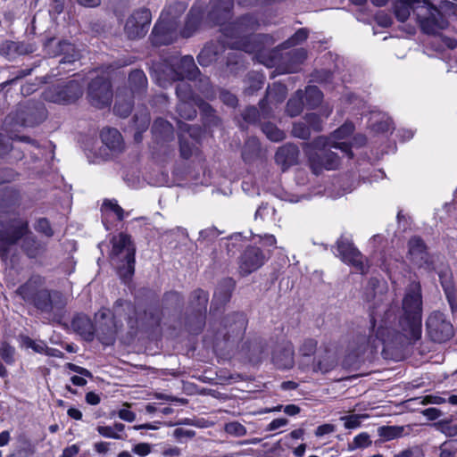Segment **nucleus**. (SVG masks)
Masks as SVG:
<instances>
[{
  "mask_svg": "<svg viewBox=\"0 0 457 457\" xmlns=\"http://www.w3.org/2000/svg\"><path fill=\"white\" fill-rule=\"evenodd\" d=\"M21 242V249L29 259L42 257L47 249L46 243L39 240L30 230L29 220L19 213L0 220V258L7 264L12 262L11 251Z\"/></svg>",
  "mask_w": 457,
  "mask_h": 457,
  "instance_id": "obj_2",
  "label": "nucleus"
},
{
  "mask_svg": "<svg viewBox=\"0 0 457 457\" xmlns=\"http://www.w3.org/2000/svg\"><path fill=\"white\" fill-rule=\"evenodd\" d=\"M307 58L304 48H296L283 54L279 59L277 70L279 73H294L299 71L300 65Z\"/></svg>",
  "mask_w": 457,
  "mask_h": 457,
  "instance_id": "obj_23",
  "label": "nucleus"
},
{
  "mask_svg": "<svg viewBox=\"0 0 457 457\" xmlns=\"http://www.w3.org/2000/svg\"><path fill=\"white\" fill-rule=\"evenodd\" d=\"M132 96H130L128 99L122 96L120 91H118L116 94V101L113 107L114 112L120 117L126 118L128 117L133 108V100Z\"/></svg>",
  "mask_w": 457,
  "mask_h": 457,
  "instance_id": "obj_43",
  "label": "nucleus"
},
{
  "mask_svg": "<svg viewBox=\"0 0 457 457\" xmlns=\"http://www.w3.org/2000/svg\"><path fill=\"white\" fill-rule=\"evenodd\" d=\"M103 144L113 153H120L124 149L121 134L116 129L104 128L100 134Z\"/></svg>",
  "mask_w": 457,
  "mask_h": 457,
  "instance_id": "obj_33",
  "label": "nucleus"
},
{
  "mask_svg": "<svg viewBox=\"0 0 457 457\" xmlns=\"http://www.w3.org/2000/svg\"><path fill=\"white\" fill-rule=\"evenodd\" d=\"M204 16V11L200 7L193 6L187 14L186 24L181 31L183 37H191L199 28Z\"/></svg>",
  "mask_w": 457,
  "mask_h": 457,
  "instance_id": "obj_35",
  "label": "nucleus"
},
{
  "mask_svg": "<svg viewBox=\"0 0 457 457\" xmlns=\"http://www.w3.org/2000/svg\"><path fill=\"white\" fill-rule=\"evenodd\" d=\"M421 30L428 35H436L448 27V21L428 0L416 2L413 9Z\"/></svg>",
  "mask_w": 457,
  "mask_h": 457,
  "instance_id": "obj_10",
  "label": "nucleus"
},
{
  "mask_svg": "<svg viewBox=\"0 0 457 457\" xmlns=\"http://www.w3.org/2000/svg\"><path fill=\"white\" fill-rule=\"evenodd\" d=\"M331 112V109H328L321 115L316 112H308L305 113L302 120L306 122L312 133H320L323 130L324 120L330 115Z\"/></svg>",
  "mask_w": 457,
  "mask_h": 457,
  "instance_id": "obj_38",
  "label": "nucleus"
},
{
  "mask_svg": "<svg viewBox=\"0 0 457 457\" xmlns=\"http://www.w3.org/2000/svg\"><path fill=\"white\" fill-rule=\"evenodd\" d=\"M225 431L235 436H243L246 435V428L237 421L229 422L225 425Z\"/></svg>",
  "mask_w": 457,
  "mask_h": 457,
  "instance_id": "obj_59",
  "label": "nucleus"
},
{
  "mask_svg": "<svg viewBox=\"0 0 457 457\" xmlns=\"http://www.w3.org/2000/svg\"><path fill=\"white\" fill-rule=\"evenodd\" d=\"M137 308L129 301L118 299L112 306V317L107 319V313H99L101 320H98L95 333L99 341L105 345H111L115 342L116 336L123 328V320L127 322L131 330L137 329L138 320L136 317Z\"/></svg>",
  "mask_w": 457,
  "mask_h": 457,
  "instance_id": "obj_5",
  "label": "nucleus"
},
{
  "mask_svg": "<svg viewBox=\"0 0 457 457\" xmlns=\"http://www.w3.org/2000/svg\"><path fill=\"white\" fill-rule=\"evenodd\" d=\"M112 90L110 80L105 77H96L88 84L87 98L89 103L102 109L111 104L112 100Z\"/></svg>",
  "mask_w": 457,
  "mask_h": 457,
  "instance_id": "obj_15",
  "label": "nucleus"
},
{
  "mask_svg": "<svg viewBox=\"0 0 457 457\" xmlns=\"http://www.w3.org/2000/svg\"><path fill=\"white\" fill-rule=\"evenodd\" d=\"M220 99L221 100L222 103L230 107H235L237 104V96L231 92L225 89L220 90Z\"/></svg>",
  "mask_w": 457,
  "mask_h": 457,
  "instance_id": "obj_62",
  "label": "nucleus"
},
{
  "mask_svg": "<svg viewBox=\"0 0 457 457\" xmlns=\"http://www.w3.org/2000/svg\"><path fill=\"white\" fill-rule=\"evenodd\" d=\"M128 85L132 97L141 98L147 91V78L142 70H133L128 77Z\"/></svg>",
  "mask_w": 457,
  "mask_h": 457,
  "instance_id": "obj_29",
  "label": "nucleus"
},
{
  "mask_svg": "<svg viewBox=\"0 0 457 457\" xmlns=\"http://www.w3.org/2000/svg\"><path fill=\"white\" fill-rule=\"evenodd\" d=\"M177 125L180 133H188L193 139L199 138L202 134V129L199 126L189 125L180 120L177 121Z\"/></svg>",
  "mask_w": 457,
  "mask_h": 457,
  "instance_id": "obj_54",
  "label": "nucleus"
},
{
  "mask_svg": "<svg viewBox=\"0 0 457 457\" xmlns=\"http://www.w3.org/2000/svg\"><path fill=\"white\" fill-rule=\"evenodd\" d=\"M419 1L420 0H395L394 10L397 20L401 22L407 21L411 15V12H413L416 2Z\"/></svg>",
  "mask_w": 457,
  "mask_h": 457,
  "instance_id": "obj_40",
  "label": "nucleus"
},
{
  "mask_svg": "<svg viewBox=\"0 0 457 457\" xmlns=\"http://www.w3.org/2000/svg\"><path fill=\"white\" fill-rule=\"evenodd\" d=\"M234 5V0H210L209 19L216 24L225 21Z\"/></svg>",
  "mask_w": 457,
  "mask_h": 457,
  "instance_id": "obj_28",
  "label": "nucleus"
},
{
  "mask_svg": "<svg viewBox=\"0 0 457 457\" xmlns=\"http://www.w3.org/2000/svg\"><path fill=\"white\" fill-rule=\"evenodd\" d=\"M375 334L357 336L352 352L357 360L367 351H375L379 344L387 348H399L413 344L422 333V295L420 283L411 282L405 288L402 306H390L383 315L373 311L370 314V328Z\"/></svg>",
  "mask_w": 457,
  "mask_h": 457,
  "instance_id": "obj_1",
  "label": "nucleus"
},
{
  "mask_svg": "<svg viewBox=\"0 0 457 457\" xmlns=\"http://www.w3.org/2000/svg\"><path fill=\"white\" fill-rule=\"evenodd\" d=\"M245 93L251 96L262 87L263 77L255 72H249L245 78Z\"/></svg>",
  "mask_w": 457,
  "mask_h": 457,
  "instance_id": "obj_46",
  "label": "nucleus"
},
{
  "mask_svg": "<svg viewBox=\"0 0 457 457\" xmlns=\"http://www.w3.org/2000/svg\"><path fill=\"white\" fill-rule=\"evenodd\" d=\"M404 428L402 426H382L378 428L379 436L389 441L403 436Z\"/></svg>",
  "mask_w": 457,
  "mask_h": 457,
  "instance_id": "obj_49",
  "label": "nucleus"
},
{
  "mask_svg": "<svg viewBox=\"0 0 457 457\" xmlns=\"http://www.w3.org/2000/svg\"><path fill=\"white\" fill-rule=\"evenodd\" d=\"M427 333L429 338L435 343H445L454 336V328L447 317L435 311L429 314L426 320Z\"/></svg>",
  "mask_w": 457,
  "mask_h": 457,
  "instance_id": "obj_13",
  "label": "nucleus"
},
{
  "mask_svg": "<svg viewBox=\"0 0 457 457\" xmlns=\"http://www.w3.org/2000/svg\"><path fill=\"white\" fill-rule=\"evenodd\" d=\"M261 129L270 141L280 142L286 138L285 132L271 122L262 123Z\"/></svg>",
  "mask_w": 457,
  "mask_h": 457,
  "instance_id": "obj_48",
  "label": "nucleus"
},
{
  "mask_svg": "<svg viewBox=\"0 0 457 457\" xmlns=\"http://www.w3.org/2000/svg\"><path fill=\"white\" fill-rule=\"evenodd\" d=\"M83 95V86L78 80L71 79L47 87L42 92V98L57 104H71Z\"/></svg>",
  "mask_w": 457,
  "mask_h": 457,
  "instance_id": "obj_11",
  "label": "nucleus"
},
{
  "mask_svg": "<svg viewBox=\"0 0 457 457\" xmlns=\"http://www.w3.org/2000/svg\"><path fill=\"white\" fill-rule=\"evenodd\" d=\"M196 105L200 109L204 125L209 129L220 125V119L215 110L204 100H196Z\"/></svg>",
  "mask_w": 457,
  "mask_h": 457,
  "instance_id": "obj_36",
  "label": "nucleus"
},
{
  "mask_svg": "<svg viewBox=\"0 0 457 457\" xmlns=\"http://www.w3.org/2000/svg\"><path fill=\"white\" fill-rule=\"evenodd\" d=\"M320 149L312 154L310 162L313 171L318 174L322 169L336 170L339 166V157L337 153L331 150L332 147Z\"/></svg>",
  "mask_w": 457,
  "mask_h": 457,
  "instance_id": "obj_21",
  "label": "nucleus"
},
{
  "mask_svg": "<svg viewBox=\"0 0 457 457\" xmlns=\"http://www.w3.org/2000/svg\"><path fill=\"white\" fill-rule=\"evenodd\" d=\"M152 133L157 144H164L174 138L172 124L162 118H158L154 120L152 126Z\"/></svg>",
  "mask_w": 457,
  "mask_h": 457,
  "instance_id": "obj_31",
  "label": "nucleus"
},
{
  "mask_svg": "<svg viewBox=\"0 0 457 457\" xmlns=\"http://www.w3.org/2000/svg\"><path fill=\"white\" fill-rule=\"evenodd\" d=\"M259 28L258 18L254 14L247 13L226 26L223 31L225 36L235 39L231 43L232 48L252 54L261 51L264 45L271 40L269 35L255 34Z\"/></svg>",
  "mask_w": 457,
  "mask_h": 457,
  "instance_id": "obj_4",
  "label": "nucleus"
},
{
  "mask_svg": "<svg viewBox=\"0 0 457 457\" xmlns=\"http://www.w3.org/2000/svg\"><path fill=\"white\" fill-rule=\"evenodd\" d=\"M133 121L136 129L146 130L150 124V115L147 110L145 109L136 113Z\"/></svg>",
  "mask_w": 457,
  "mask_h": 457,
  "instance_id": "obj_53",
  "label": "nucleus"
},
{
  "mask_svg": "<svg viewBox=\"0 0 457 457\" xmlns=\"http://www.w3.org/2000/svg\"><path fill=\"white\" fill-rule=\"evenodd\" d=\"M434 425L447 436H457V425H452L447 420H440Z\"/></svg>",
  "mask_w": 457,
  "mask_h": 457,
  "instance_id": "obj_58",
  "label": "nucleus"
},
{
  "mask_svg": "<svg viewBox=\"0 0 457 457\" xmlns=\"http://www.w3.org/2000/svg\"><path fill=\"white\" fill-rule=\"evenodd\" d=\"M287 94L286 86L280 83H274L269 87L266 92L267 106L277 105L284 101Z\"/></svg>",
  "mask_w": 457,
  "mask_h": 457,
  "instance_id": "obj_39",
  "label": "nucleus"
},
{
  "mask_svg": "<svg viewBox=\"0 0 457 457\" xmlns=\"http://www.w3.org/2000/svg\"><path fill=\"white\" fill-rule=\"evenodd\" d=\"M16 350L6 341L0 343V357L7 365H12L16 359Z\"/></svg>",
  "mask_w": 457,
  "mask_h": 457,
  "instance_id": "obj_50",
  "label": "nucleus"
},
{
  "mask_svg": "<svg viewBox=\"0 0 457 457\" xmlns=\"http://www.w3.org/2000/svg\"><path fill=\"white\" fill-rule=\"evenodd\" d=\"M151 20L150 10L140 8L134 11L126 21L124 26L125 34L132 40L144 37L148 32Z\"/></svg>",
  "mask_w": 457,
  "mask_h": 457,
  "instance_id": "obj_17",
  "label": "nucleus"
},
{
  "mask_svg": "<svg viewBox=\"0 0 457 457\" xmlns=\"http://www.w3.org/2000/svg\"><path fill=\"white\" fill-rule=\"evenodd\" d=\"M261 145L257 137H249L243 147L242 158L245 162H251L259 157Z\"/></svg>",
  "mask_w": 457,
  "mask_h": 457,
  "instance_id": "obj_41",
  "label": "nucleus"
},
{
  "mask_svg": "<svg viewBox=\"0 0 457 457\" xmlns=\"http://www.w3.org/2000/svg\"><path fill=\"white\" fill-rule=\"evenodd\" d=\"M294 345L291 342L286 341L278 345L272 353V361L277 368L288 370L294 366L295 360Z\"/></svg>",
  "mask_w": 457,
  "mask_h": 457,
  "instance_id": "obj_25",
  "label": "nucleus"
},
{
  "mask_svg": "<svg viewBox=\"0 0 457 457\" xmlns=\"http://www.w3.org/2000/svg\"><path fill=\"white\" fill-rule=\"evenodd\" d=\"M176 96L179 101H194L195 104H196V100H203L194 93L191 85L184 79H180V82L177 84Z\"/></svg>",
  "mask_w": 457,
  "mask_h": 457,
  "instance_id": "obj_44",
  "label": "nucleus"
},
{
  "mask_svg": "<svg viewBox=\"0 0 457 457\" xmlns=\"http://www.w3.org/2000/svg\"><path fill=\"white\" fill-rule=\"evenodd\" d=\"M112 259L119 260L121 263L118 266V273L124 280H129L135 272L136 247L131 237L125 233H120L111 240Z\"/></svg>",
  "mask_w": 457,
  "mask_h": 457,
  "instance_id": "obj_8",
  "label": "nucleus"
},
{
  "mask_svg": "<svg viewBox=\"0 0 457 457\" xmlns=\"http://www.w3.org/2000/svg\"><path fill=\"white\" fill-rule=\"evenodd\" d=\"M409 253L411 261L420 268L427 270H434L433 262L428 255L422 239L414 237L409 241Z\"/></svg>",
  "mask_w": 457,
  "mask_h": 457,
  "instance_id": "obj_24",
  "label": "nucleus"
},
{
  "mask_svg": "<svg viewBox=\"0 0 457 457\" xmlns=\"http://www.w3.org/2000/svg\"><path fill=\"white\" fill-rule=\"evenodd\" d=\"M303 98L304 104L310 109H314L322 102L323 94L316 86H308L303 92Z\"/></svg>",
  "mask_w": 457,
  "mask_h": 457,
  "instance_id": "obj_45",
  "label": "nucleus"
},
{
  "mask_svg": "<svg viewBox=\"0 0 457 457\" xmlns=\"http://www.w3.org/2000/svg\"><path fill=\"white\" fill-rule=\"evenodd\" d=\"M266 257L261 248L248 246L239 257L238 270L242 276H247L257 270L265 262Z\"/></svg>",
  "mask_w": 457,
  "mask_h": 457,
  "instance_id": "obj_20",
  "label": "nucleus"
},
{
  "mask_svg": "<svg viewBox=\"0 0 457 457\" xmlns=\"http://www.w3.org/2000/svg\"><path fill=\"white\" fill-rule=\"evenodd\" d=\"M186 10L183 3H175L165 8L161 14V21L155 24L150 36L151 42L155 46L173 43L177 38L176 19Z\"/></svg>",
  "mask_w": 457,
  "mask_h": 457,
  "instance_id": "obj_7",
  "label": "nucleus"
},
{
  "mask_svg": "<svg viewBox=\"0 0 457 457\" xmlns=\"http://www.w3.org/2000/svg\"><path fill=\"white\" fill-rule=\"evenodd\" d=\"M195 106L197 105L194 104V101H179L176 111L180 118L192 120L197 114Z\"/></svg>",
  "mask_w": 457,
  "mask_h": 457,
  "instance_id": "obj_47",
  "label": "nucleus"
},
{
  "mask_svg": "<svg viewBox=\"0 0 457 457\" xmlns=\"http://www.w3.org/2000/svg\"><path fill=\"white\" fill-rule=\"evenodd\" d=\"M138 320V328H151L158 327L162 320V311L158 306H149L142 314L137 311L135 316Z\"/></svg>",
  "mask_w": 457,
  "mask_h": 457,
  "instance_id": "obj_34",
  "label": "nucleus"
},
{
  "mask_svg": "<svg viewBox=\"0 0 457 457\" xmlns=\"http://www.w3.org/2000/svg\"><path fill=\"white\" fill-rule=\"evenodd\" d=\"M303 91L299 89L287 103L286 112L290 117L298 116L303 110Z\"/></svg>",
  "mask_w": 457,
  "mask_h": 457,
  "instance_id": "obj_42",
  "label": "nucleus"
},
{
  "mask_svg": "<svg viewBox=\"0 0 457 457\" xmlns=\"http://www.w3.org/2000/svg\"><path fill=\"white\" fill-rule=\"evenodd\" d=\"M44 284L42 277L32 276L15 293L49 321L60 324L67 315L69 296L60 290L45 287Z\"/></svg>",
  "mask_w": 457,
  "mask_h": 457,
  "instance_id": "obj_3",
  "label": "nucleus"
},
{
  "mask_svg": "<svg viewBox=\"0 0 457 457\" xmlns=\"http://www.w3.org/2000/svg\"><path fill=\"white\" fill-rule=\"evenodd\" d=\"M208 301V293L201 288L191 294L189 308L192 313L187 318V326L193 334H199L205 325Z\"/></svg>",
  "mask_w": 457,
  "mask_h": 457,
  "instance_id": "obj_12",
  "label": "nucleus"
},
{
  "mask_svg": "<svg viewBox=\"0 0 457 457\" xmlns=\"http://www.w3.org/2000/svg\"><path fill=\"white\" fill-rule=\"evenodd\" d=\"M97 432L104 436L114 439H121L123 438L120 434L114 432L113 427L111 426H98L96 428Z\"/></svg>",
  "mask_w": 457,
  "mask_h": 457,
  "instance_id": "obj_64",
  "label": "nucleus"
},
{
  "mask_svg": "<svg viewBox=\"0 0 457 457\" xmlns=\"http://www.w3.org/2000/svg\"><path fill=\"white\" fill-rule=\"evenodd\" d=\"M247 319L242 312H232L223 320V337L226 342L240 341L245 332Z\"/></svg>",
  "mask_w": 457,
  "mask_h": 457,
  "instance_id": "obj_18",
  "label": "nucleus"
},
{
  "mask_svg": "<svg viewBox=\"0 0 457 457\" xmlns=\"http://www.w3.org/2000/svg\"><path fill=\"white\" fill-rule=\"evenodd\" d=\"M33 51V46L25 42L6 39L0 43V55L8 61H13L18 56L31 54Z\"/></svg>",
  "mask_w": 457,
  "mask_h": 457,
  "instance_id": "obj_26",
  "label": "nucleus"
},
{
  "mask_svg": "<svg viewBox=\"0 0 457 457\" xmlns=\"http://www.w3.org/2000/svg\"><path fill=\"white\" fill-rule=\"evenodd\" d=\"M103 208L109 209L113 212L119 220L124 219V211L114 200H105L103 204Z\"/></svg>",
  "mask_w": 457,
  "mask_h": 457,
  "instance_id": "obj_61",
  "label": "nucleus"
},
{
  "mask_svg": "<svg viewBox=\"0 0 457 457\" xmlns=\"http://www.w3.org/2000/svg\"><path fill=\"white\" fill-rule=\"evenodd\" d=\"M44 47L50 57L62 56L60 65L72 64L81 57L79 50L67 40L56 41L54 37H49L44 43Z\"/></svg>",
  "mask_w": 457,
  "mask_h": 457,
  "instance_id": "obj_16",
  "label": "nucleus"
},
{
  "mask_svg": "<svg viewBox=\"0 0 457 457\" xmlns=\"http://www.w3.org/2000/svg\"><path fill=\"white\" fill-rule=\"evenodd\" d=\"M371 445L369 434L363 432L356 436L350 449L363 448Z\"/></svg>",
  "mask_w": 457,
  "mask_h": 457,
  "instance_id": "obj_60",
  "label": "nucleus"
},
{
  "mask_svg": "<svg viewBox=\"0 0 457 457\" xmlns=\"http://www.w3.org/2000/svg\"><path fill=\"white\" fill-rule=\"evenodd\" d=\"M179 137L180 156L184 159H189L193 155L195 145L184 138L182 135H179Z\"/></svg>",
  "mask_w": 457,
  "mask_h": 457,
  "instance_id": "obj_57",
  "label": "nucleus"
},
{
  "mask_svg": "<svg viewBox=\"0 0 457 457\" xmlns=\"http://www.w3.org/2000/svg\"><path fill=\"white\" fill-rule=\"evenodd\" d=\"M439 450V457H456L457 455V448L448 442L443 443L440 445Z\"/></svg>",
  "mask_w": 457,
  "mask_h": 457,
  "instance_id": "obj_63",
  "label": "nucleus"
},
{
  "mask_svg": "<svg viewBox=\"0 0 457 457\" xmlns=\"http://www.w3.org/2000/svg\"><path fill=\"white\" fill-rule=\"evenodd\" d=\"M353 130V124L351 122H345L340 128L335 130L330 136V137L328 138L325 137H318L313 140L312 145L315 147L330 146L335 149H339L345 155L348 156L349 158H353V154L351 149L352 145L345 141L337 142L336 140L345 139L350 135H352Z\"/></svg>",
  "mask_w": 457,
  "mask_h": 457,
  "instance_id": "obj_14",
  "label": "nucleus"
},
{
  "mask_svg": "<svg viewBox=\"0 0 457 457\" xmlns=\"http://www.w3.org/2000/svg\"><path fill=\"white\" fill-rule=\"evenodd\" d=\"M337 244L338 254L345 262L352 264L361 274L368 272L369 266L365 263L362 254L353 246L352 242L341 237Z\"/></svg>",
  "mask_w": 457,
  "mask_h": 457,
  "instance_id": "obj_19",
  "label": "nucleus"
},
{
  "mask_svg": "<svg viewBox=\"0 0 457 457\" xmlns=\"http://www.w3.org/2000/svg\"><path fill=\"white\" fill-rule=\"evenodd\" d=\"M199 73V69L195 63L194 58L186 55L180 58L179 62L169 68L168 76L173 81L184 79L185 78L193 80Z\"/></svg>",
  "mask_w": 457,
  "mask_h": 457,
  "instance_id": "obj_22",
  "label": "nucleus"
},
{
  "mask_svg": "<svg viewBox=\"0 0 457 457\" xmlns=\"http://www.w3.org/2000/svg\"><path fill=\"white\" fill-rule=\"evenodd\" d=\"M299 149L294 144H286L280 146L275 154L276 162L282 166L283 170L289 166L297 163L299 157Z\"/></svg>",
  "mask_w": 457,
  "mask_h": 457,
  "instance_id": "obj_30",
  "label": "nucleus"
},
{
  "mask_svg": "<svg viewBox=\"0 0 457 457\" xmlns=\"http://www.w3.org/2000/svg\"><path fill=\"white\" fill-rule=\"evenodd\" d=\"M34 228L39 234L46 237H52L54 234L50 221L46 218H39L37 220Z\"/></svg>",
  "mask_w": 457,
  "mask_h": 457,
  "instance_id": "obj_55",
  "label": "nucleus"
},
{
  "mask_svg": "<svg viewBox=\"0 0 457 457\" xmlns=\"http://www.w3.org/2000/svg\"><path fill=\"white\" fill-rule=\"evenodd\" d=\"M260 110L255 106H248L242 112V118L247 124L255 125L261 122L262 120H266L273 117L272 106H267V99H262L259 102Z\"/></svg>",
  "mask_w": 457,
  "mask_h": 457,
  "instance_id": "obj_27",
  "label": "nucleus"
},
{
  "mask_svg": "<svg viewBox=\"0 0 457 457\" xmlns=\"http://www.w3.org/2000/svg\"><path fill=\"white\" fill-rule=\"evenodd\" d=\"M48 117V111L42 101L29 99L20 103L7 119L24 128H35Z\"/></svg>",
  "mask_w": 457,
  "mask_h": 457,
  "instance_id": "obj_9",
  "label": "nucleus"
},
{
  "mask_svg": "<svg viewBox=\"0 0 457 457\" xmlns=\"http://www.w3.org/2000/svg\"><path fill=\"white\" fill-rule=\"evenodd\" d=\"M308 37V29L302 28L299 29L291 37H289L287 41H285L282 45V48H288L298 44L303 43Z\"/></svg>",
  "mask_w": 457,
  "mask_h": 457,
  "instance_id": "obj_52",
  "label": "nucleus"
},
{
  "mask_svg": "<svg viewBox=\"0 0 457 457\" xmlns=\"http://www.w3.org/2000/svg\"><path fill=\"white\" fill-rule=\"evenodd\" d=\"M231 281L225 280L216 288L211 303V309L217 310L220 306L226 304L231 297Z\"/></svg>",
  "mask_w": 457,
  "mask_h": 457,
  "instance_id": "obj_37",
  "label": "nucleus"
},
{
  "mask_svg": "<svg viewBox=\"0 0 457 457\" xmlns=\"http://www.w3.org/2000/svg\"><path fill=\"white\" fill-rule=\"evenodd\" d=\"M337 360L327 348L318 349L313 338L304 339L298 348V368L304 372L326 374L336 368Z\"/></svg>",
  "mask_w": 457,
  "mask_h": 457,
  "instance_id": "obj_6",
  "label": "nucleus"
},
{
  "mask_svg": "<svg viewBox=\"0 0 457 457\" xmlns=\"http://www.w3.org/2000/svg\"><path fill=\"white\" fill-rule=\"evenodd\" d=\"M13 145L10 136L0 133V160H4L12 153Z\"/></svg>",
  "mask_w": 457,
  "mask_h": 457,
  "instance_id": "obj_56",
  "label": "nucleus"
},
{
  "mask_svg": "<svg viewBox=\"0 0 457 457\" xmlns=\"http://www.w3.org/2000/svg\"><path fill=\"white\" fill-rule=\"evenodd\" d=\"M71 328L86 341H93L95 336V327L92 320L87 315H76L71 320Z\"/></svg>",
  "mask_w": 457,
  "mask_h": 457,
  "instance_id": "obj_32",
  "label": "nucleus"
},
{
  "mask_svg": "<svg viewBox=\"0 0 457 457\" xmlns=\"http://www.w3.org/2000/svg\"><path fill=\"white\" fill-rule=\"evenodd\" d=\"M291 134L293 137L303 140H308L312 136V132L308 129L306 122L302 119L293 123Z\"/></svg>",
  "mask_w": 457,
  "mask_h": 457,
  "instance_id": "obj_51",
  "label": "nucleus"
}]
</instances>
